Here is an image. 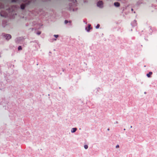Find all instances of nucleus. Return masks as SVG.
<instances>
[{"instance_id": "8", "label": "nucleus", "mask_w": 157, "mask_h": 157, "mask_svg": "<svg viewBox=\"0 0 157 157\" xmlns=\"http://www.w3.org/2000/svg\"><path fill=\"white\" fill-rule=\"evenodd\" d=\"M18 50H22V48L21 46H19L18 48Z\"/></svg>"}, {"instance_id": "7", "label": "nucleus", "mask_w": 157, "mask_h": 157, "mask_svg": "<svg viewBox=\"0 0 157 157\" xmlns=\"http://www.w3.org/2000/svg\"><path fill=\"white\" fill-rule=\"evenodd\" d=\"M77 130V128H72L71 130L72 132H75Z\"/></svg>"}, {"instance_id": "18", "label": "nucleus", "mask_w": 157, "mask_h": 157, "mask_svg": "<svg viewBox=\"0 0 157 157\" xmlns=\"http://www.w3.org/2000/svg\"><path fill=\"white\" fill-rule=\"evenodd\" d=\"M108 130H109V129H108Z\"/></svg>"}, {"instance_id": "4", "label": "nucleus", "mask_w": 157, "mask_h": 157, "mask_svg": "<svg viewBox=\"0 0 157 157\" xmlns=\"http://www.w3.org/2000/svg\"><path fill=\"white\" fill-rule=\"evenodd\" d=\"M90 26L91 25H89L88 27L86 28V29L88 32L89 31L90 29Z\"/></svg>"}, {"instance_id": "9", "label": "nucleus", "mask_w": 157, "mask_h": 157, "mask_svg": "<svg viewBox=\"0 0 157 157\" xmlns=\"http://www.w3.org/2000/svg\"><path fill=\"white\" fill-rule=\"evenodd\" d=\"M84 147L85 149H87L88 148V146L86 145H85L84 146Z\"/></svg>"}, {"instance_id": "11", "label": "nucleus", "mask_w": 157, "mask_h": 157, "mask_svg": "<svg viewBox=\"0 0 157 157\" xmlns=\"http://www.w3.org/2000/svg\"><path fill=\"white\" fill-rule=\"evenodd\" d=\"M54 36L56 38H57L58 37V35H54Z\"/></svg>"}, {"instance_id": "13", "label": "nucleus", "mask_w": 157, "mask_h": 157, "mask_svg": "<svg viewBox=\"0 0 157 157\" xmlns=\"http://www.w3.org/2000/svg\"><path fill=\"white\" fill-rule=\"evenodd\" d=\"M17 0H12V2H16Z\"/></svg>"}, {"instance_id": "17", "label": "nucleus", "mask_w": 157, "mask_h": 157, "mask_svg": "<svg viewBox=\"0 0 157 157\" xmlns=\"http://www.w3.org/2000/svg\"><path fill=\"white\" fill-rule=\"evenodd\" d=\"M132 126H131L130 128H132Z\"/></svg>"}, {"instance_id": "5", "label": "nucleus", "mask_w": 157, "mask_h": 157, "mask_svg": "<svg viewBox=\"0 0 157 157\" xmlns=\"http://www.w3.org/2000/svg\"><path fill=\"white\" fill-rule=\"evenodd\" d=\"M114 5L117 7H118L120 6V3L118 2H116L114 3Z\"/></svg>"}, {"instance_id": "12", "label": "nucleus", "mask_w": 157, "mask_h": 157, "mask_svg": "<svg viewBox=\"0 0 157 157\" xmlns=\"http://www.w3.org/2000/svg\"><path fill=\"white\" fill-rule=\"evenodd\" d=\"M68 22V21L67 20H65V24H67V23Z\"/></svg>"}, {"instance_id": "15", "label": "nucleus", "mask_w": 157, "mask_h": 157, "mask_svg": "<svg viewBox=\"0 0 157 157\" xmlns=\"http://www.w3.org/2000/svg\"><path fill=\"white\" fill-rule=\"evenodd\" d=\"M41 33L40 32H39L37 33V34L38 35H40V34Z\"/></svg>"}, {"instance_id": "3", "label": "nucleus", "mask_w": 157, "mask_h": 157, "mask_svg": "<svg viewBox=\"0 0 157 157\" xmlns=\"http://www.w3.org/2000/svg\"><path fill=\"white\" fill-rule=\"evenodd\" d=\"M152 74V72H149L148 74H147V76L148 77H150L151 75Z\"/></svg>"}, {"instance_id": "14", "label": "nucleus", "mask_w": 157, "mask_h": 157, "mask_svg": "<svg viewBox=\"0 0 157 157\" xmlns=\"http://www.w3.org/2000/svg\"><path fill=\"white\" fill-rule=\"evenodd\" d=\"M119 145H117L116 146V147L117 148H119Z\"/></svg>"}, {"instance_id": "10", "label": "nucleus", "mask_w": 157, "mask_h": 157, "mask_svg": "<svg viewBox=\"0 0 157 157\" xmlns=\"http://www.w3.org/2000/svg\"><path fill=\"white\" fill-rule=\"evenodd\" d=\"M99 27H100V25H99V24H98L97 25L96 27V29H98L99 28Z\"/></svg>"}, {"instance_id": "16", "label": "nucleus", "mask_w": 157, "mask_h": 157, "mask_svg": "<svg viewBox=\"0 0 157 157\" xmlns=\"http://www.w3.org/2000/svg\"><path fill=\"white\" fill-rule=\"evenodd\" d=\"M132 10V11H133V9H132V10Z\"/></svg>"}, {"instance_id": "1", "label": "nucleus", "mask_w": 157, "mask_h": 157, "mask_svg": "<svg viewBox=\"0 0 157 157\" xmlns=\"http://www.w3.org/2000/svg\"><path fill=\"white\" fill-rule=\"evenodd\" d=\"M103 4V2L102 1H99L98 2L97 5L98 6L101 7L102 6Z\"/></svg>"}, {"instance_id": "6", "label": "nucleus", "mask_w": 157, "mask_h": 157, "mask_svg": "<svg viewBox=\"0 0 157 157\" xmlns=\"http://www.w3.org/2000/svg\"><path fill=\"white\" fill-rule=\"evenodd\" d=\"M25 5L24 4H22L21 6V7L22 9H24V8H25Z\"/></svg>"}, {"instance_id": "2", "label": "nucleus", "mask_w": 157, "mask_h": 157, "mask_svg": "<svg viewBox=\"0 0 157 157\" xmlns=\"http://www.w3.org/2000/svg\"><path fill=\"white\" fill-rule=\"evenodd\" d=\"M5 36L6 37V39L7 40L10 39L11 37V35L10 34H6Z\"/></svg>"}]
</instances>
